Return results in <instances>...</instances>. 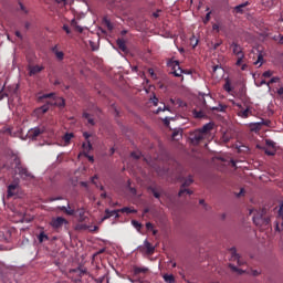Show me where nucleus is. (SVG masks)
<instances>
[{"instance_id": "nucleus-1", "label": "nucleus", "mask_w": 283, "mask_h": 283, "mask_svg": "<svg viewBox=\"0 0 283 283\" xmlns=\"http://www.w3.org/2000/svg\"><path fill=\"white\" fill-rule=\"evenodd\" d=\"M15 171L24 181H31L34 179V176L28 170L27 167L22 166L20 161L15 163Z\"/></svg>"}, {"instance_id": "nucleus-2", "label": "nucleus", "mask_w": 283, "mask_h": 283, "mask_svg": "<svg viewBox=\"0 0 283 283\" xmlns=\"http://www.w3.org/2000/svg\"><path fill=\"white\" fill-rule=\"evenodd\" d=\"M39 98L40 99L52 98V101L49 104L55 105V106H59V107H64L65 106V99L62 98V97H56L54 93L43 94Z\"/></svg>"}, {"instance_id": "nucleus-3", "label": "nucleus", "mask_w": 283, "mask_h": 283, "mask_svg": "<svg viewBox=\"0 0 283 283\" xmlns=\"http://www.w3.org/2000/svg\"><path fill=\"white\" fill-rule=\"evenodd\" d=\"M264 212L265 210H262L261 213H258L253 217V221L256 224V227H263V228L269 227L270 218L263 217Z\"/></svg>"}, {"instance_id": "nucleus-4", "label": "nucleus", "mask_w": 283, "mask_h": 283, "mask_svg": "<svg viewBox=\"0 0 283 283\" xmlns=\"http://www.w3.org/2000/svg\"><path fill=\"white\" fill-rule=\"evenodd\" d=\"M67 223H69V221L65 218L56 217V218H52V220L50 222V227H52V229H54V231H60L62 229V227Z\"/></svg>"}, {"instance_id": "nucleus-5", "label": "nucleus", "mask_w": 283, "mask_h": 283, "mask_svg": "<svg viewBox=\"0 0 283 283\" xmlns=\"http://www.w3.org/2000/svg\"><path fill=\"white\" fill-rule=\"evenodd\" d=\"M230 260L231 262H237L238 266H245V261L241 258V255L237 252V249L233 247L229 249Z\"/></svg>"}, {"instance_id": "nucleus-6", "label": "nucleus", "mask_w": 283, "mask_h": 283, "mask_svg": "<svg viewBox=\"0 0 283 283\" xmlns=\"http://www.w3.org/2000/svg\"><path fill=\"white\" fill-rule=\"evenodd\" d=\"M229 266H230L231 271H233L234 273H238L239 275H243V273H248L249 275H253L254 277L260 275V272L258 270L239 269L235 265H233L232 263H230Z\"/></svg>"}, {"instance_id": "nucleus-7", "label": "nucleus", "mask_w": 283, "mask_h": 283, "mask_svg": "<svg viewBox=\"0 0 283 283\" xmlns=\"http://www.w3.org/2000/svg\"><path fill=\"white\" fill-rule=\"evenodd\" d=\"M275 231H283V201L280 206L279 214H277V221L275 222Z\"/></svg>"}, {"instance_id": "nucleus-8", "label": "nucleus", "mask_w": 283, "mask_h": 283, "mask_svg": "<svg viewBox=\"0 0 283 283\" xmlns=\"http://www.w3.org/2000/svg\"><path fill=\"white\" fill-rule=\"evenodd\" d=\"M192 182H193V179L191 176L185 180V182L182 184L181 189L179 191L180 197H182L185 193H187V195L192 193V191H190L189 189L186 188V187H189Z\"/></svg>"}, {"instance_id": "nucleus-9", "label": "nucleus", "mask_w": 283, "mask_h": 283, "mask_svg": "<svg viewBox=\"0 0 283 283\" xmlns=\"http://www.w3.org/2000/svg\"><path fill=\"white\" fill-rule=\"evenodd\" d=\"M191 142L196 145L200 144L206 138L201 130L197 129L190 135Z\"/></svg>"}, {"instance_id": "nucleus-10", "label": "nucleus", "mask_w": 283, "mask_h": 283, "mask_svg": "<svg viewBox=\"0 0 283 283\" xmlns=\"http://www.w3.org/2000/svg\"><path fill=\"white\" fill-rule=\"evenodd\" d=\"M44 132H45V127H44V126L34 127V128H31V129L28 132V135H29L30 138L35 139L38 136H40V135L43 134Z\"/></svg>"}, {"instance_id": "nucleus-11", "label": "nucleus", "mask_w": 283, "mask_h": 283, "mask_svg": "<svg viewBox=\"0 0 283 283\" xmlns=\"http://www.w3.org/2000/svg\"><path fill=\"white\" fill-rule=\"evenodd\" d=\"M238 107L240 108V111L238 112V115L240 117L248 118L250 115H252L250 106H247V108H244L241 104H238Z\"/></svg>"}, {"instance_id": "nucleus-12", "label": "nucleus", "mask_w": 283, "mask_h": 283, "mask_svg": "<svg viewBox=\"0 0 283 283\" xmlns=\"http://www.w3.org/2000/svg\"><path fill=\"white\" fill-rule=\"evenodd\" d=\"M214 127L213 123L206 124L202 128H199L201 134L206 137Z\"/></svg>"}, {"instance_id": "nucleus-13", "label": "nucleus", "mask_w": 283, "mask_h": 283, "mask_svg": "<svg viewBox=\"0 0 283 283\" xmlns=\"http://www.w3.org/2000/svg\"><path fill=\"white\" fill-rule=\"evenodd\" d=\"M118 212H119V209H117V210H108V209H106L105 210V217L103 218V220H106V219H108V218H111L113 216H115L116 218H119Z\"/></svg>"}, {"instance_id": "nucleus-14", "label": "nucleus", "mask_w": 283, "mask_h": 283, "mask_svg": "<svg viewBox=\"0 0 283 283\" xmlns=\"http://www.w3.org/2000/svg\"><path fill=\"white\" fill-rule=\"evenodd\" d=\"M231 48H232L233 53H234L237 56L244 55L243 52H242V48H241L238 43L233 42V43L231 44Z\"/></svg>"}, {"instance_id": "nucleus-15", "label": "nucleus", "mask_w": 283, "mask_h": 283, "mask_svg": "<svg viewBox=\"0 0 283 283\" xmlns=\"http://www.w3.org/2000/svg\"><path fill=\"white\" fill-rule=\"evenodd\" d=\"M250 3L249 2H245V3H242L240 6H237L234 9H233V12L235 14H243L244 13V8L248 7Z\"/></svg>"}, {"instance_id": "nucleus-16", "label": "nucleus", "mask_w": 283, "mask_h": 283, "mask_svg": "<svg viewBox=\"0 0 283 283\" xmlns=\"http://www.w3.org/2000/svg\"><path fill=\"white\" fill-rule=\"evenodd\" d=\"M83 136L84 138L87 140V144H83V148L86 150V151H90L92 149V144L90 143L88 138L91 137V135L88 133H83Z\"/></svg>"}, {"instance_id": "nucleus-17", "label": "nucleus", "mask_w": 283, "mask_h": 283, "mask_svg": "<svg viewBox=\"0 0 283 283\" xmlns=\"http://www.w3.org/2000/svg\"><path fill=\"white\" fill-rule=\"evenodd\" d=\"M148 268H138V266H134V275H146V273H148Z\"/></svg>"}, {"instance_id": "nucleus-18", "label": "nucleus", "mask_w": 283, "mask_h": 283, "mask_svg": "<svg viewBox=\"0 0 283 283\" xmlns=\"http://www.w3.org/2000/svg\"><path fill=\"white\" fill-rule=\"evenodd\" d=\"M175 63H176V66L174 67V70H175V71H174V75H175L176 77H181V76H182V73H185V71L180 69L178 61H176Z\"/></svg>"}, {"instance_id": "nucleus-19", "label": "nucleus", "mask_w": 283, "mask_h": 283, "mask_svg": "<svg viewBox=\"0 0 283 283\" xmlns=\"http://www.w3.org/2000/svg\"><path fill=\"white\" fill-rule=\"evenodd\" d=\"M145 249H146L147 255H153V253H155V247L151 245V243L148 242L147 240L145 241Z\"/></svg>"}, {"instance_id": "nucleus-20", "label": "nucleus", "mask_w": 283, "mask_h": 283, "mask_svg": "<svg viewBox=\"0 0 283 283\" xmlns=\"http://www.w3.org/2000/svg\"><path fill=\"white\" fill-rule=\"evenodd\" d=\"M74 137L73 133H66L63 137L62 140L64 142V146L70 145L71 139Z\"/></svg>"}, {"instance_id": "nucleus-21", "label": "nucleus", "mask_w": 283, "mask_h": 283, "mask_svg": "<svg viewBox=\"0 0 283 283\" xmlns=\"http://www.w3.org/2000/svg\"><path fill=\"white\" fill-rule=\"evenodd\" d=\"M83 118H85L90 125H92V126L95 125V120H94V118L91 114L84 112L83 113Z\"/></svg>"}, {"instance_id": "nucleus-22", "label": "nucleus", "mask_w": 283, "mask_h": 283, "mask_svg": "<svg viewBox=\"0 0 283 283\" xmlns=\"http://www.w3.org/2000/svg\"><path fill=\"white\" fill-rule=\"evenodd\" d=\"M116 44L118 46V49L123 52H126L127 51V48H126V44H125V41L123 39H118L116 41Z\"/></svg>"}, {"instance_id": "nucleus-23", "label": "nucleus", "mask_w": 283, "mask_h": 283, "mask_svg": "<svg viewBox=\"0 0 283 283\" xmlns=\"http://www.w3.org/2000/svg\"><path fill=\"white\" fill-rule=\"evenodd\" d=\"M17 184H11L8 186V197H12L14 195V190L17 189Z\"/></svg>"}, {"instance_id": "nucleus-24", "label": "nucleus", "mask_w": 283, "mask_h": 283, "mask_svg": "<svg viewBox=\"0 0 283 283\" xmlns=\"http://www.w3.org/2000/svg\"><path fill=\"white\" fill-rule=\"evenodd\" d=\"M70 273H75L78 275V277H82V275H85L86 270H82L81 268H77V269L71 270Z\"/></svg>"}, {"instance_id": "nucleus-25", "label": "nucleus", "mask_w": 283, "mask_h": 283, "mask_svg": "<svg viewBox=\"0 0 283 283\" xmlns=\"http://www.w3.org/2000/svg\"><path fill=\"white\" fill-rule=\"evenodd\" d=\"M122 213H136L137 211L135 209H132L129 207H124L122 209H118Z\"/></svg>"}, {"instance_id": "nucleus-26", "label": "nucleus", "mask_w": 283, "mask_h": 283, "mask_svg": "<svg viewBox=\"0 0 283 283\" xmlns=\"http://www.w3.org/2000/svg\"><path fill=\"white\" fill-rule=\"evenodd\" d=\"M164 280L166 283H175V276L172 274H165Z\"/></svg>"}, {"instance_id": "nucleus-27", "label": "nucleus", "mask_w": 283, "mask_h": 283, "mask_svg": "<svg viewBox=\"0 0 283 283\" xmlns=\"http://www.w3.org/2000/svg\"><path fill=\"white\" fill-rule=\"evenodd\" d=\"M71 27L74 28V29H75L77 32H80V33L83 32V29H82L80 25H77V22H76L75 19H73V20L71 21Z\"/></svg>"}, {"instance_id": "nucleus-28", "label": "nucleus", "mask_w": 283, "mask_h": 283, "mask_svg": "<svg viewBox=\"0 0 283 283\" xmlns=\"http://www.w3.org/2000/svg\"><path fill=\"white\" fill-rule=\"evenodd\" d=\"M42 71V67L40 66H33L31 70H30V75H34V74H38Z\"/></svg>"}, {"instance_id": "nucleus-29", "label": "nucleus", "mask_w": 283, "mask_h": 283, "mask_svg": "<svg viewBox=\"0 0 283 283\" xmlns=\"http://www.w3.org/2000/svg\"><path fill=\"white\" fill-rule=\"evenodd\" d=\"M60 209L62 211H64L66 214H69V216H73L74 214V210L73 209L69 210L65 206L60 207Z\"/></svg>"}, {"instance_id": "nucleus-30", "label": "nucleus", "mask_w": 283, "mask_h": 283, "mask_svg": "<svg viewBox=\"0 0 283 283\" xmlns=\"http://www.w3.org/2000/svg\"><path fill=\"white\" fill-rule=\"evenodd\" d=\"M230 139H231V135H230L229 133H224V134L222 135V137H221V140H222L223 143H229Z\"/></svg>"}, {"instance_id": "nucleus-31", "label": "nucleus", "mask_w": 283, "mask_h": 283, "mask_svg": "<svg viewBox=\"0 0 283 283\" xmlns=\"http://www.w3.org/2000/svg\"><path fill=\"white\" fill-rule=\"evenodd\" d=\"M149 190L153 192L155 198H157V199L160 198V193L157 191V189L155 187H149Z\"/></svg>"}, {"instance_id": "nucleus-32", "label": "nucleus", "mask_w": 283, "mask_h": 283, "mask_svg": "<svg viewBox=\"0 0 283 283\" xmlns=\"http://www.w3.org/2000/svg\"><path fill=\"white\" fill-rule=\"evenodd\" d=\"M53 52L55 53L56 57L61 61L64 57L63 52L56 51V46L53 49Z\"/></svg>"}, {"instance_id": "nucleus-33", "label": "nucleus", "mask_w": 283, "mask_h": 283, "mask_svg": "<svg viewBox=\"0 0 283 283\" xmlns=\"http://www.w3.org/2000/svg\"><path fill=\"white\" fill-rule=\"evenodd\" d=\"M44 240H49V237L44 232H41L39 234V242H44Z\"/></svg>"}, {"instance_id": "nucleus-34", "label": "nucleus", "mask_w": 283, "mask_h": 283, "mask_svg": "<svg viewBox=\"0 0 283 283\" xmlns=\"http://www.w3.org/2000/svg\"><path fill=\"white\" fill-rule=\"evenodd\" d=\"M223 88H224L227 92H229V93L232 91L231 83H230L229 80H227V82H226Z\"/></svg>"}, {"instance_id": "nucleus-35", "label": "nucleus", "mask_w": 283, "mask_h": 283, "mask_svg": "<svg viewBox=\"0 0 283 283\" xmlns=\"http://www.w3.org/2000/svg\"><path fill=\"white\" fill-rule=\"evenodd\" d=\"M132 223H133V227H135V229H136L137 231H140V229H142V223H139V222L136 221V220H133Z\"/></svg>"}, {"instance_id": "nucleus-36", "label": "nucleus", "mask_w": 283, "mask_h": 283, "mask_svg": "<svg viewBox=\"0 0 283 283\" xmlns=\"http://www.w3.org/2000/svg\"><path fill=\"white\" fill-rule=\"evenodd\" d=\"M104 23H105V25L107 27V29H108L109 31H112V30L114 29V27H113V24L111 23V21L107 20L106 18L104 19Z\"/></svg>"}, {"instance_id": "nucleus-37", "label": "nucleus", "mask_w": 283, "mask_h": 283, "mask_svg": "<svg viewBox=\"0 0 283 283\" xmlns=\"http://www.w3.org/2000/svg\"><path fill=\"white\" fill-rule=\"evenodd\" d=\"M193 116L196 117V118H202L203 116H205V114H203V112H198V111H193Z\"/></svg>"}, {"instance_id": "nucleus-38", "label": "nucleus", "mask_w": 283, "mask_h": 283, "mask_svg": "<svg viewBox=\"0 0 283 283\" xmlns=\"http://www.w3.org/2000/svg\"><path fill=\"white\" fill-rule=\"evenodd\" d=\"M226 106H223V105H219V106H217V107H212V111H217V112H224L226 111Z\"/></svg>"}, {"instance_id": "nucleus-39", "label": "nucleus", "mask_w": 283, "mask_h": 283, "mask_svg": "<svg viewBox=\"0 0 283 283\" xmlns=\"http://www.w3.org/2000/svg\"><path fill=\"white\" fill-rule=\"evenodd\" d=\"M263 61H264L263 55H262V54H259L258 61H256L254 64H255V65L260 64L259 66H261V65L263 64Z\"/></svg>"}, {"instance_id": "nucleus-40", "label": "nucleus", "mask_w": 283, "mask_h": 283, "mask_svg": "<svg viewBox=\"0 0 283 283\" xmlns=\"http://www.w3.org/2000/svg\"><path fill=\"white\" fill-rule=\"evenodd\" d=\"M190 41H191V45H192L193 49H195V48L198 45V43H199V41L196 39L195 35L190 39Z\"/></svg>"}, {"instance_id": "nucleus-41", "label": "nucleus", "mask_w": 283, "mask_h": 283, "mask_svg": "<svg viewBox=\"0 0 283 283\" xmlns=\"http://www.w3.org/2000/svg\"><path fill=\"white\" fill-rule=\"evenodd\" d=\"M263 3H264L266 7H272V6L275 3V0H263Z\"/></svg>"}, {"instance_id": "nucleus-42", "label": "nucleus", "mask_w": 283, "mask_h": 283, "mask_svg": "<svg viewBox=\"0 0 283 283\" xmlns=\"http://www.w3.org/2000/svg\"><path fill=\"white\" fill-rule=\"evenodd\" d=\"M265 154L269 156H274L276 154V150H275V148H272L271 150L265 149Z\"/></svg>"}, {"instance_id": "nucleus-43", "label": "nucleus", "mask_w": 283, "mask_h": 283, "mask_svg": "<svg viewBox=\"0 0 283 283\" xmlns=\"http://www.w3.org/2000/svg\"><path fill=\"white\" fill-rule=\"evenodd\" d=\"M238 56V61H237V65L240 66L243 62V59H244V54L242 55H237Z\"/></svg>"}, {"instance_id": "nucleus-44", "label": "nucleus", "mask_w": 283, "mask_h": 283, "mask_svg": "<svg viewBox=\"0 0 283 283\" xmlns=\"http://www.w3.org/2000/svg\"><path fill=\"white\" fill-rule=\"evenodd\" d=\"M165 111H170L168 106L164 105V107H159L157 111H156V114H159L160 112H165Z\"/></svg>"}, {"instance_id": "nucleus-45", "label": "nucleus", "mask_w": 283, "mask_h": 283, "mask_svg": "<svg viewBox=\"0 0 283 283\" xmlns=\"http://www.w3.org/2000/svg\"><path fill=\"white\" fill-rule=\"evenodd\" d=\"M210 19H211V12H208L207 15H206V18H205V20H203V23H205V24H208V22L210 21Z\"/></svg>"}, {"instance_id": "nucleus-46", "label": "nucleus", "mask_w": 283, "mask_h": 283, "mask_svg": "<svg viewBox=\"0 0 283 283\" xmlns=\"http://www.w3.org/2000/svg\"><path fill=\"white\" fill-rule=\"evenodd\" d=\"M279 81H280V77H273V78H271V81L268 83V86H270V84L277 83Z\"/></svg>"}, {"instance_id": "nucleus-47", "label": "nucleus", "mask_w": 283, "mask_h": 283, "mask_svg": "<svg viewBox=\"0 0 283 283\" xmlns=\"http://www.w3.org/2000/svg\"><path fill=\"white\" fill-rule=\"evenodd\" d=\"M132 157L135 159H139L140 158V153L134 151L132 153Z\"/></svg>"}, {"instance_id": "nucleus-48", "label": "nucleus", "mask_w": 283, "mask_h": 283, "mask_svg": "<svg viewBox=\"0 0 283 283\" xmlns=\"http://www.w3.org/2000/svg\"><path fill=\"white\" fill-rule=\"evenodd\" d=\"M266 145L272 147L273 149L275 148V143L273 140H266Z\"/></svg>"}, {"instance_id": "nucleus-49", "label": "nucleus", "mask_w": 283, "mask_h": 283, "mask_svg": "<svg viewBox=\"0 0 283 283\" xmlns=\"http://www.w3.org/2000/svg\"><path fill=\"white\" fill-rule=\"evenodd\" d=\"M63 30L66 32V34H71V30L67 24L63 25Z\"/></svg>"}, {"instance_id": "nucleus-50", "label": "nucleus", "mask_w": 283, "mask_h": 283, "mask_svg": "<svg viewBox=\"0 0 283 283\" xmlns=\"http://www.w3.org/2000/svg\"><path fill=\"white\" fill-rule=\"evenodd\" d=\"M146 229H147L148 231H153L154 226H153L150 222H147V223H146Z\"/></svg>"}, {"instance_id": "nucleus-51", "label": "nucleus", "mask_w": 283, "mask_h": 283, "mask_svg": "<svg viewBox=\"0 0 283 283\" xmlns=\"http://www.w3.org/2000/svg\"><path fill=\"white\" fill-rule=\"evenodd\" d=\"M273 75V73L271 71H266L263 73L264 77H271Z\"/></svg>"}, {"instance_id": "nucleus-52", "label": "nucleus", "mask_w": 283, "mask_h": 283, "mask_svg": "<svg viewBox=\"0 0 283 283\" xmlns=\"http://www.w3.org/2000/svg\"><path fill=\"white\" fill-rule=\"evenodd\" d=\"M151 102L154 103L155 106H157L159 99L156 96H154V98H151Z\"/></svg>"}, {"instance_id": "nucleus-53", "label": "nucleus", "mask_w": 283, "mask_h": 283, "mask_svg": "<svg viewBox=\"0 0 283 283\" xmlns=\"http://www.w3.org/2000/svg\"><path fill=\"white\" fill-rule=\"evenodd\" d=\"M19 7L21 11H23L25 14L28 13V11L25 10L24 6L21 2H19Z\"/></svg>"}, {"instance_id": "nucleus-54", "label": "nucleus", "mask_w": 283, "mask_h": 283, "mask_svg": "<svg viewBox=\"0 0 283 283\" xmlns=\"http://www.w3.org/2000/svg\"><path fill=\"white\" fill-rule=\"evenodd\" d=\"M271 122L270 120H262L261 123H259V125H269Z\"/></svg>"}, {"instance_id": "nucleus-55", "label": "nucleus", "mask_w": 283, "mask_h": 283, "mask_svg": "<svg viewBox=\"0 0 283 283\" xmlns=\"http://www.w3.org/2000/svg\"><path fill=\"white\" fill-rule=\"evenodd\" d=\"M244 193H245V190L242 188L241 190H240V192L237 195L238 197H241V196H244Z\"/></svg>"}, {"instance_id": "nucleus-56", "label": "nucleus", "mask_w": 283, "mask_h": 283, "mask_svg": "<svg viewBox=\"0 0 283 283\" xmlns=\"http://www.w3.org/2000/svg\"><path fill=\"white\" fill-rule=\"evenodd\" d=\"M212 29H213L214 31L219 32L220 27H219V24H213Z\"/></svg>"}, {"instance_id": "nucleus-57", "label": "nucleus", "mask_w": 283, "mask_h": 283, "mask_svg": "<svg viewBox=\"0 0 283 283\" xmlns=\"http://www.w3.org/2000/svg\"><path fill=\"white\" fill-rule=\"evenodd\" d=\"M176 104H178L179 106H182V105H184V102L178 98V99L176 101Z\"/></svg>"}, {"instance_id": "nucleus-58", "label": "nucleus", "mask_w": 283, "mask_h": 283, "mask_svg": "<svg viewBox=\"0 0 283 283\" xmlns=\"http://www.w3.org/2000/svg\"><path fill=\"white\" fill-rule=\"evenodd\" d=\"M178 136L181 137V135H179L177 132H175V133L172 134V138H174V139H176Z\"/></svg>"}, {"instance_id": "nucleus-59", "label": "nucleus", "mask_w": 283, "mask_h": 283, "mask_svg": "<svg viewBox=\"0 0 283 283\" xmlns=\"http://www.w3.org/2000/svg\"><path fill=\"white\" fill-rule=\"evenodd\" d=\"M218 70H221L219 65L213 66V73H216Z\"/></svg>"}, {"instance_id": "nucleus-60", "label": "nucleus", "mask_w": 283, "mask_h": 283, "mask_svg": "<svg viewBox=\"0 0 283 283\" xmlns=\"http://www.w3.org/2000/svg\"><path fill=\"white\" fill-rule=\"evenodd\" d=\"M277 94H279L280 96L283 95V87H281V88L277 91Z\"/></svg>"}, {"instance_id": "nucleus-61", "label": "nucleus", "mask_w": 283, "mask_h": 283, "mask_svg": "<svg viewBox=\"0 0 283 283\" xmlns=\"http://www.w3.org/2000/svg\"><path fill=\"white\" fill-rule=\"evenodd\" d=\"M86 157L88 158V160H90L91 163L94 161V157H93V156H87V155H86Z\"/></svg>"}, {"instance_id": "nucleus-62", "label": "nucleus", "mask_w": 283, "mask_h": 283, "mask_svg": "<svg viewBox=\"0 0 283 283\" xmlns=\"http://www.w3.org/2000/svg\"><path fill=\"white\" fill-rule=\"evenodd\" d=\"M149 74H150L151 76H154V75H155V73H154V70H153V69H149Z\"/></svg>"}, {"instance_id": "nucleus-63", "label": "nucleus", "mask_w": 283, "mask_h": 283, "mask_svg": "<svg viewBox=\"0 0 283 283\" xmlns=\"http://www.w3.org/2000/svg\"><path fill=\"white\" fill-rule=\"evenodd\" d=\"M4 133H11V129L10 128H4V130H3Z\"/></svg>"}, {"instance_id": "nucleus-64", "label": "nucleus", "mask_w": 283, "mask_h": 283, "mask_svg": "<svg viewBox=\"0 0 283 283\" xmlns=\"http://www.w3.org/2000/svg\"><path fill=\"white\" fill-rule=\"evenodd\" d=\"M42 111H43V113H45V112L48 111V107H46V106H43V107H42Z\"/></svg>"}]
</instances>
